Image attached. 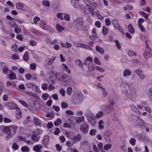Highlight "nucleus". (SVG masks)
I'll list each match as a JSON object with an SVG mask.
<instances>
[{
    "label": "nucleus",
    "instance_id": "72a5a7b5",
    "mask_svg": "<svg viewBox=\"0 0 152 152\" xmlns=\"http://www.w3.org/2000/svg\"><path fill=\"white\" fill-rule=\"evenodd\" d=\"M62 122L61 119L60 118H57L56 121L54 122V124L55 126H58Z\"/></svg>",
    "mask_w": 152,
    "mask_h": 152
},
{
    "label": "nucleus",
    "instance_id": "c85d7f7f",
    "mask_svg": "<svg viewBox=\"0 0 152 152\" xmlns=\"http://www.w3.org/2000/svg\"><path fill=\"white\" fill-rule=\"evenodd\" d=\"M42 4L43 6L46 7H49L50 5V3L48 1H43Z\"/></svg>",
    "mask_w": 152,
    "mask_h": 152
},
{
    "label": "nucleus",
    "instance_id": "864d4df0",
    "mask_svg": "<svg viewBox=\"0 0 152 152\" xmlns=\"http://www.w3.org/2000/svg\"><path fill=\"white\" fill-rule=\"evenodd\" d=\"M96 131L95 129H91L89 132V134L91 135H95Z\"/></svg>",
    "mask_w": 152,
    "mask_h": 152
},
{
    "label": "nucleus",
    "instance_id": "bf43d9fd",
    "mask_svg": "<svg viewBox=\"0 0 152 152\" xmlns=\"http://www.w3.org/2000/svg\"><path fill=\"white\" fill-rule=\"evenodd\" d=\"M30 44L32 46L35 45L37 44V42L34 40H31L29 41Z\"/></svg>",
    "mask_w": 152,
    "mask_h": 152
},
{
    "label": "nucleus",
    "instance_id": "cd10ccee",
    "mask_svg": "<svg viewBox=\"0 0 152 152\" xmlns=\"http://www.w3.org/2000/svg\"><path fill=\"white\" fill-rule=\"evenodd\" d=\"M56 28L57 30L59 32H61L64 30V29L63 27L60 25L58 24L56 25Z\"/></svg>",
    "mask_w": 152,
    "mask_h": 152
},
{
    "label": "nucleus",
    "instance_id": "2f4dec72",
    "mask_svg": "<svg viewBox=\"0 0 152 152\" xmlns=\"http://www.w3.org/2000/svg\"><path fill=\"white\" fill-rule=\"evenodd\" d=\"M56 59V57H54L53 58H50L48 59V65H51L54 62V60Z\"/></svg>",
    "mask_w": 152,
    "mask_h": 152
},
{
    "label": "nucleus",
    "instance_id": "39448f33",
    "mask_svg": "<svg viewBox=\"0 0 152 152\" xmlns=\"http://www.w3.org/2000/svg\"><path fill=\"white\" fill-rule=\"evenodd\" d=\"M89 129V125L86 123H84L81 124L80 127V130L84 134H87Z\"/></svg>",
    "mask_w": 152,
    "mask_h": 152
},
{
    "label": "nucleus",
    "instance_id": "1a4fd4ad",
    "mask_svg": "<svg viewBox=\"0 0 152 152\" xmlns=\"http://www.w3.org/2000/svg\"><path fill=\"white\" fill-rule=\"evenodd\" d=\"M139 118L138 117L132 115L130 116L129 119L130 121H131L132 123H136Z\"/></svg>",
    "mask_w": 152,
    "mask_h": 152
},
{
    "label": "nucleus",
    "instance_id": "6e6552de",
    "mask_svg": "<svg viewBox=\"0 0 152 152\" xmlns=\"http://www.w3.org/2000/svg\"><path fill=\"white\" fill-rule=\"evenodd\" d=\"M49 140V137L48 135H45L44 136L43 139V144L45 146H47L48 145Z\"/></svg>",
    "mask_w": 152,
    "mask_h": 152
},
{
    "label": "nucleus",
    "instance_id": "2eb2a0df",
    "mask_svg": "<svg viewBox=\"0 0 152 152\" xmlns=\"http://www.w3.org/2000/svg\"><path fill=\"white\" fill-rule=\"evenodd\" d=\"M110 132L108 131H107L105 132L104 134V138L107 141H110Z\"/></svg>",
    "mask_w": 152,
    "mask_h": 152
},
{
    "label": "nucleus",
    "instance_id": "49530a36",
    "mask_svg": "<svg viewBox=\"0 0 152 152\" xmlns=\"http://www.w3.org/2000/svg\"><path fill=\"white\" fill-rule=\"evenodd\" d=\"M102 32L104 35H106L108 32L107 27L105 26H103Z\"/></svg>",
    "mask_w": 152,
    "mask_h": 152
},
{
    "label": "nucleus",
    "instance_id": "c9c22d12",
    "mask_svg": "<svg viewBox=\"0 0 152 152\" xmlns=\"http://www.w3.org/2000/svg\"><path fill=\"white\" fill-rule=\"evenodd\" d=\"M29 150V149L27 146H23L21 148V150L23 152H28Z\"/></svg>",
    "mask_w": 152,
    "mask_h": 152
},
{
    "label": "nucleus",
    "instance_id": "09e8293b",
    "mask_svg": "<svg viewBox=\"0 0 152 152\" xmlns=\"http://www.w3.org/2000/svg\"><path fill=\"white\" fill-rule=\"evenodd\" d=\"M129 142L132 145H134L135 144L136 140L134 138H131L129 141Z\"/></svg>",
    "mask_w": 152,
    "mask_h": 152
},
{
    "label": "nucleus",
    "instance_id": "473e14b6",
    "mask_svg": "<svg viewBox=\"0 0 152 152\" xmlns=\"http://www.w3.org/2000/svg\"><path fill=\"white\" fill-rule=\"evenodd\" d=\"M80 47L86 49L91 50V48L90 47L86 45L81 44L80 45Z\"/></svg>",
    "mask_w": 152,
    "mask_h": 152
},
{
    "label": "nucleus",
    "instance_id": "680f3d73",
    "mask_svg": "<svg viewBox=\"0 0 152 152\" xmlns=\"http://www.w3.org/2000/svg\"><path fill=\"white\" fill-rule=\"evenodd\" d=\"M105 22L106 23V25L107 26H109L111 23V22L110 19L107 18H106L105 19Z\"/></svg>",
    "mask_w": 152,
    "mask_h": 152
},
{
    "label": "nucleus",
    "instance_id": "6e6d98bb",
    "mask_svg": "<svg viewBox=\"0 0 152 152\" xmlns=\"http://www.w3.org/2000/svg\"><path fill=\"white\" fill-rule=\"evenodd\" d=\"M48 84L46 83H43L42 85V88L43 90H45L47 89Z\"/></svg>",
    "mask_w": 152,
    "mask_h": 152
},
{
    "label": "nucleus",
    "instance_id": "9b49d317",
    "mask_svg": "<svg viewBox=\"0 0 152 152\" xmlns=\"http://www.w3.org/2000/svg\"><path fill=\"white\" fill-rule=\"evenodd\" d=\"M61 45L62 47L66 48H69L72 45L71 43H69L67 42H66L65 43H61Z\"/></svg>",
    "mask_w": 152,
    "mask_h": 152
},
{
    "label": "nucleus",
    "instance_id": "f257e3e1",
    "mask_svg": "<svg viewBox=\"0 0 152 152\" xmlns=\"http://www.w3.org/2000/svg\"><path fill=\"white\" fill-rule=\"evenodd\" d=\"M75 23L76 27L80 29L87 31L88 29L87 26L83 27V19L81 18H78L76 19L75 20Z\"/></svg>",
    "mask_w": 152,
    "mask_h": 152
},
{
    "label": "nucleus",
    "instance_id": "a18cd8bd",
    "mask_svg": "<svg viewBox=\"0 0 152 152\" xmlns=\"http://www.w3.org/2000/svg\"><path fill=\"white\" fill-rule=\"evenodd\" d=\"M113 24L116 28H118V26H119L118 21L115 19L113 20Z\"/></svg>",
    "mask_w": 152,
    "mask_h": 152
},
{
    "label": "nucleus",
    "instance_id": "5701e85b",
    "mask_svg": "<svg viewBox=\"0 0 152 152\" xmlns=\"http://www.w3.org/2000/svg\"><path fill=\"white\" fill-rule=\"evenodd\" d=\"M9 107L11 109H15L18 108L16 105L13 102H11L9 104Z\"/></svg>",
    "mask_w": 152,
    "mask_h": 152
},
{
    "label": "nucleus",
    "instance_id": "f8f14e48",
    "mask_svg": "<svg viewBox=\"0 0 152 152\" xmlns=\"http://www.w3.org/2000/svg\"><path fill=\"white\" fill-rule=\"evenodd\" d=\"M10 127V132H12V135H14L18 129V127L16 126H9Z\"/></svg>",
    "mask_w": 152,
    "mask_h": 152
},
{
    "label": "nucleus",
    "instance_id": "0e129e2a",
    "mask_svg": "<svg viewBox=\"0 0 152 152\" xmlns=\"http://www.w3.org/2000/svg\"><path fill=\"white\" fill-rule=\"evenodd\" d=\"M96 68L97 70L101 72H102L105 71V69L99 66H96Z\"/></svg>",
    "mask_w": 152,
    "mask_h": 152
},
{
    "label": "nucleus",
    "instance_id": "13d9d810",
    "mask_svg": "<svg viewBox=\"0 0 152 152\" xmlns=\"http://www.w3.org/2000/svg\"><path fill=\"white\" fill-rule=\"evenodd\" d=\"M71 3L74 7L76 8L77 7V6L76 5V3L75 0H71Z\"/></svg>",
    "mask_w": 152,
    "mask_h": 152
},
{
    "label": "nucleus",
    "instance_id": "4d7b16f0",
    "mask_svg": "<svg viewBox=\"0 0 152 152\" xmlns=\"http://www.w3.org/2000/svg\"><path fill=\"white\" fill-rule=\"evenodd\" d=\"M12 50L14 52H16L17 49V45L15 44H14L12 47Z\"/></svg>",
    "mask_w": 152,
    "mask_h": 152
},
{
    "label": "nucleus",
    "instance_id": "f03ea898",
    "mask_svg": "<svg viewBox=\"0 0 152 152\" xmlns=\"http://www.w3.org/2000/svg\"><path fill=\"white\" fill-rule=\"evenodd\" d=\"M87 117L88 118V121L91 124L92 126H94L96 123L95 120L96 117L90 111H88V113L86 114Z\"/></svg>",
    "mask_w": 152,
    "mask_h": 152
},
{
    "label": "nucleus",
    "instance_id": "20e7f679",
    "mask_svg": "<svg viewBox=\"0 0 152 152\" xmlns=\"http://www.w3.org/2000/svg\"><path fill=\"white\" fill-rule=\"evenodd\" d=\"M82 97L80 94H76L72 97V102L74 104H79L82 101Z\"/></svg>",
    "mask_w": 152,
    "mask_h": 152
},
{
    "label": "nucleus",
    "instance_id": "0eeeda50",
    "mask_svg": "<svg viewBox=\"0 0 152 152\" xmlns=\"http://www.w3.org/2000/svg\"><path fill=\"white\" fill-rule=\"evenodd\" d=\"M52 73L56 78L60 80H62L63 79V75L60 73H57L54 71H52Z\"/></svg>",
    "mask_w": 152,
    "mask_h": 152
},
{
    "label": "nucleus",
    "instance_id": "e2e57ef3",
    "mask_svg": "<svg viewBox=\"0 0 152 152\" xmlns=\"http://www.w3.org/2000/svg\"><path fill=\"white\" fill-rule=\"evenodd\" d=\"M59 91L60 94L62 95L63 96H65V91L63 88H61V89H60Z\"/></svg>",
    "mask_w": 152,
    "mask_h": 152
},
{
    "label": "nucleus",
    "instance_id": "8fccbe9b",
    "mask_svg": "<svg viewBox=\"0 0 152 152\" xmlns=\"http://www.w3.org/2000/svg\"><path fill=\"white\" fill-rule=\"evenodd\" d=\"M114 42L118 49H120L121 48V46L119 44V41L117 40H115Z\"/></svg>",
    "mask_w": 152,
    "mask_h": 152
},
{
    "label": "nucleus",
    "instance_id": "ddd939ff",
    "mask_svg": "<svg viewBox=\"0 0 152 152\" xmlns=\"http://www.w3.org/2000/svg\"><path fill=\"white\" fill-rule=\"evenodd\" d=\"M71 80V77L70 75H64L63 76L62 80L64 82L69 81Z\"/></svg>",
    "mask_w": 152,
    "mask_h": 152
},
{
    "label": "nucleus",
    "instance_id": "423d86ee",
    "mask_svg": "<svg viewBox=\"0 0 152 152\" xmlns=\"http://www.w3.org/2000/svg\"><path fill=\"white\" fill-rule=\"evenodd\" d=\"M94 10V8L92 7L89 5L86 4L85 5L84 7V11L85 13L88 14L91 13H93V11Z\"/></svg>",
    "mask_w": 152,
    "mask_h": 152
},
{
    "label": "nucleus",
    "instance_id": "c03bdc74",
    "mask_svg": "<svg viewBox=\"0 0 152 152\" xmlns=\"http://www.w3.org/2000/svg\"><path fill=\"white\" fill-rule=\"evenodd\" d=\"M128 55L130 57H131L132 56H136V53L132 51H129L128 52Z\"/></svg>",
    "mask_w": 152,
    "mask_h": 152
},
{
    "label": "nucleus",
    "instance_id": "37998d69",
    "mask_svg": "<svg viewBox=\"0 0 152 152\" xmlns=\"http://www.w3.org/2000/svg\"><path fill=\"white\" fill-rule=\"evenodd\" d=\"M9 78L11 80L15 79H16V76L14 73H10L9 74Z\"/></svg>",
    "mask_w": 152,
    "mask_h": 152
},
{
    "label": "nucleus",
    "instance_id": "a211bd4d",
    "mask_svg": "<svg viewBox=\"0 0 152 152\" xmlns=\"http://www.w3.org/2000/svg\"><path fill=\"white\" fill-rule=\"evenodd\" d=\"M3 130L4 132L7 134H10L11 133L10 127L4 126Z\"/></svg>",
    "mask_w": 152,
    "mask_h": 152
},
{
    "label": "nucleus",
    "instance_id": "6ab92c4d",
    "mask_svg": "<svg viewBox=\"0 0 152 152\" xmlns=\"http://www.w3.org/2000/svg\"><path fill=\"white\" fill-rule=\"evenodd\" d=\"M82 138V136L80 134H78L77 135L75 136L73 139L75 140L79 141Z\"/></svg>",
    "mask_w": 152,
    "mask_h": 152
},
{
    "label": "nucleus",
    "instance_id": "c756f323",
    "mask_svg": "<svg viewBox=\"0 0 152 152\" xmlns=\"http://www.w3.org/2000/svg\"><path fill=\"white\" fill-rule=\"evenodd\" d=\"M31 138L35 142L38 141L39 140V138L37 137V135L35 134H33L32 135Z\"/></svg>",
    "mask_w": 152,
    "mask_h": 152
},
{
    "label": "nucleus",
    "instance_id": "4c0bfd02",
    "mask_svg": "<svg viewBox=\"0 0 152 152\" xmlns=\"http://www.w3.org/2000/svg\"><path fill=\"white\" fill-rule=\"evenodd\" d=\"M34 121L36 125L39 126L41 125V123L37 118L35 117L34 118Z\"/></svg>",
    "mask_w": 152,
    "mask_h": 152
},
{
    "label": "nucleus",
    "instance_id": "58836bf2",
    "mask_svg": "<svg viewBox=\"0 0 152 152\" xmlns=\"http://www.w3.org/2000/svg\"><path fill=\"white\" fill-rule=\"evenodd\" d=\"M72 89L71 87L68 88L66 90L67 94L69 95H71L72 93Z\"/></svg>",
    "mask_w": 152,
    "mask_h": 152
},
{
    "label": "nucleus",
    "instance_id": "a19ab883",
    "mask_svg": "<svg viewBox=\"0 0 152 152\" xmlns=\"http://www.w3.org/2000/svg\"><path fill=\"white\" fill-rule=\"evenodd\" d=\"M103 113L102 111H99L96 114V118H100L103 115Z\"/></svg>",
    "mask_w": 152,
    "mask_h": 152
},
{
    "label": "nucleus",
    "instance_id": "338daca9",
    "mask_svg": "<svg viewBox=\"0 0 152 152\" xmlns=\"http://www.w3.org/2000/svg\"><path fill=\"white\" fill-rule=\"evenodd\" d=\"M64 18L65 20L68 21L70 20L69 15L68 14H65L64 16Z\"/></svg>",
    "mask_w": 152,
    "mask_h": 152
},
{
    "label": "nucleus",
    "instance_id": "393cba45",
    "mask_svg": "<svg viewBox=\"0 0 152 152\" xmlns=\"http://www.w3.org/2000/svg\"><path fill=\"white\" fill-rule=\"evenodd\" d=\"M136 123H137L138 125L140 126H142L144 124V123L142 119H140L139 118L137 121Z\"/></svg>",
    "mask_w": 152,
    "mask_h": 152
},
{
    "label": "nucleus",
    "instance_id": "e433bc0d",
    "mask_svg": "<svg viewBox=\"0 0 152 152\" xmlns=\"http://www.w3.org/2000/svg\"><path fill=\"white\" fill-rule=\"evenodd\" d=\"M16 118L18 119L22 117V114L20 112L18 111L16 112L15 114Z\"/></svg>",
    "mask_w": 152,
    "mask_h": 152
},
{
    "label": "nucleus",
    "instance_id": "4468645a",
    "mask_svg": "<svg viewBox=\"0 0 152 152\" xmlns=\"http://www.w3.org/2000/svg\"><path fill=\"white\" fill-rule=\"evenodd\" d=\"M84 120V117L83 116L78 117L76 118V122L77 124H80L83 122Z\"/></svg>",
    "mask_w": 152,
    "mask_h": 152
},
{
    "label": "nucleus",
    "instance_id": "7ed1b4c3",
    "mask_svg": "<svg viewBox=\"0 0 152 152\" xmlns=\"http://www.w3.org/2000/svg\"><path fill=\"white\" fill-rule=\"evenodd\" d=\"M145 43L147 48L145 52L143 53V55L145 59H148L152 56V50L148 47V44L146 40Z\"/></svg>",
    "mask_w": 152,
    "mask_h": 152
},
{
    "label": "nucleus",
    "instance_id": "603ef678",
    "mask_svg": "<svg viewBox=\"0 0 152 152\" xmlns=\"http://www.w3.org/2000/svg\"><path fill=\"white\" fill-rule=\"evenodd\" d=\"M112 146V145L110 144H106L104 146V148L106 150H107L108 149H110Z\"/></svg>",
    "mask_w": 152,
    "mask_h": 152
},
{
    "label": "nucleus",
    "instance_id": "4be33fe9",
    "mask_svg": "<svg viewBox=\"0 0 152 152\" xmlns=\"http://www.w3.org/2000/svg\"><path fill=\"white\" fill-rule=\"evenodd\" d=\"M74 134L72 132H66V136L69 138L71 139H73L74 137Z\"/></svg>",
    "mask_w": 152,
    "mask_h": 152
},
{
    "label": "nucleus",
    "instance_id": "bb28decb",
    "mask_svg": "<svg viewBox=\"0 0 152 152\" xmlns=\"http://www.w3.org/2000/svg\"><path fill=\"white\" fill-rule=\"evenodd\" d=\"M98 126L99 129H103L104 128L103 126V121L101 120L98 122Z\"/></svg>",
    "mask_w": 152,
    "mask_h": 152
},
{
    "label": "nucleus",
    "instance_id": "774afa93",
    "mask_svg": "<svg viewBox=\"0 0 152 152\" xmlns=\"http://www.w3.org/2000/svg\"><path fill=\"white\" fill-rule=\"evenodd\" d=\"M53 126V124L52 122H49L47 124V126L48 129L51 128Z\"/></svg>",
    "mask_w": 152,
    "mask_h": 152
},
{
    "label": "nucleus",
    "instance_id": "de8ad7c7",
    "mask_svg": "<svg viewBox=\"0 0 152 152\" xmlns=\"http://www.w3.org/2000/svg\"><path fill=\"white\" fill-rule=\"evenodd\" d=\"M37 65L33 63L30 64V69H31L34 70L35 69Z\"/></svg>",
    "mask_w": 152,
    "mask_h": 152
},
{
    "label": "nucleus",
    "instance_id": "b1692460",
    "mask_svg": "<svg viewBox=\"0 0 152 152\" xmlns=\"http://www.w3.org/2000/svg\"><path fill=\"white\" fill-rule=\"evenodd\" d=\"M75 63L80 68H82L83 66L82 62L79 59L76 60L75 61Z\"/></svg>",
    "mask_w": 152,
    "mask_h": 152
},
{
    "label": "nucleus",
    "instance_id": "9d476101",
    "mask_svg": "<svg viewBox=\"0 0 152 152\" xmlns=\"http://www.w3.org/2000/svg\"><path fill=\"white\" fill-rule=\"evenodd\" d=\"M42 148V147L41 145H37L33 147V149L36 152H41V149Z\"/></svg>",
    "mask_w": 152,
    "mask_h": 152
},
{
    "label": "nucleus",
    "instance_id": "412c9836",
    "mask_svg": "<svg viewBox=\"0 0 152 152\" xmlns=\"http://www.w3.org/2000/svg\"><path fill=\"white\" fill-rule=\"evenodd\" d=\"M96 50L97 52L100 53L101 54H103L104 53V50L103 48L98 46L96 47Z\"/></svg>",
    "mask_w": 152,
    "mask_h": 152
},
{
    "label": "nucleus",
    "instance_id": "f704fd0d",
    "mask_svg": "<svg viewBox=\"0 0 152 152\" xmlns=\"http://www.w3.org/2000/svg\"><path fill=\"white\" fill-rule=\"evenodd\" d=\"M62 65L63 66L64 68L66 70L68 74H70L71 73V70L69 69L68 66L65 64H62Z\"/></svg>",
    "mask_w": 152,
    "mask_h": 152
},
{
    "label": "nucleus",
    "instance_id": "052dcab7",
    "mask_svg": "<svg viewBox=\"0 0 152 152\" xmlns=\"http://www.w3.org/2000/svg\"><path fill=\"white\" fill-rule=\"evenodd\" d=\"M95 26L98 27L100 28L101 27V24L100 22L99 21H96L95 23Z\"/></svg>",
    "mask_w": 152,
    "mask_h": 152
},
{
    "label": "nucleus",
    "instance_id": "aec40b11",
    "mask_svg": "<svg viewBox=\"0 0 152 152\" xmlns=\"http://www.w3.org/2000/svg\"><path fill=\"white\" fill-rule=\"evenodd\" d=\"M16 8L18 9L22 10V9L23 8L24 5L23 4L19 2L18 3H17L16 4Z\"/></svg>",
    "mask_w": 152,
    "mask_h": 152
},
{
    "label": "nucleus",
    "instance_id": "7c9ffc66",
    "mask_svg": "<svg viewBox=\"0 0 152 152\" xmlns=\"http://www.w3.org/2000/svg\"><path fill=\"white\" fill-rule=\"evenodd\" d=\"M129 31V32L133 34L134 32V30L131 24H129L128 26Z\"/></svg>",
    "mask_w": 152,
    "mask_h": 152
},
{
    "label": "nucleus",
    "instance_id": "dca6fc26",
    "mask_svg": "<svg viewBox=\"0 0 152 152\" xmlns=\"http://www.w3.org/2000/svg\"><path fill=\"white\" fill-rule=\"evenodd\" d=\"M1 67L3 68L2 69V72L4 74L7 73L9 71V69L7 66L4 64L1 65Z\"/></svg>",
    "mask_w": 152,
    "mask_h": 152
},
{
    "label": "nucleus",
    "instance_id": "a878e982",
    "mask_svg": "<svg viewBox=\"0 0 152 152\" xmlns=\"http://www.w3.org/2000/svg\"><path fill=\"white\" fill-rule=\"evenodd\" d=\"M28 55L29 53L27 51L25 53L23 57V59L25 61H27L28 60Z\"/></svg>",
    "mask_w": 152,
    "mask_h": 152
},
{
    "label": "nucleus",
    "instance_id": "79ce46f5",
    "mask_svg": "<svg viewBox=\"0 0 152 152\" xmlns=\"http://www.w3.org/2000/svg\"><path fill=\"white\" fill-rule=\"evenodd\" d=\"M18 145H17V143L15 142H14L12 144V148L13 149L16 150L18 149Z\"/></svg>",
    "mask_w": 152,
    "mask_h": 152
},
{
    "label": "nucleus",
    "instance_id": "ea45409f",
    "mask_svg": "<svg viewBox=\"0 0 152 152\" xmlns=\"http://www.w3.org/2000/svg\"><path fill=\"white\" fill-rule=\"evenodd\" d=\"M88 68L89 71L91 72L93 71L95 69V68L92 65H88Z\"/></svg>",
    "mask_w": 152,
    "mask_h": 152
},
{
    "label": "nucleus",
    "instance_id": "69168bd1",
    "mask_svg": "<svg viewBox=\"0 0 152 152\" xmlns=\"http://www.w3.org/2000/svg\"><path fill=\"white\" fill-rule=\"evenodd\" d=\"M60 132V130L58 128H56L55 129V131L54 132V134L56 135L58 134Z\"/></svg>",
    "mask_w": 152,
    "mask_h": 152
},
{
    "label": "nucleus",
    "instance_id": "5fc2aeb1",
    "mask_svg": "<svg viewBox=\"0 0 152 152\" xmlns=\"http://www.w3.org/2000/svg\"><path fill=\"white\" fill-rule=\"evenodd\" d=\"M32 89L33 90L36 91V92H37L39 91V87L37 85L35 84H34Z\"/></svg>",
    "mask_w": 152,
    "mask_h": 152
},
{
    "label": "nucleus",
    "instance_id": "3c124183",
    "mask_svg": "<svg viewBox=\"0 0 152 152\" xmlns=\"http://www.w3.org/2000/svg\"><path fill=\"white\" fill-rule=\"evenodd\" d=\"M61 107L63 108H67L68 106V104L65 102H63L61 103Z\"/></svg>",
    "mask_w": 152,
    "mask_h": 152
},
{
    "label": "nucleus",
    "instance_id": "f3484780",
    "mask_svg": "<svg viewBox=\"0 0 152 152\" xmlns=\"http://www.w3.org/2000/svg\"><path fill=\"white\" fill-rule=\"evenodd\" d=\"M131 73V71L129 69H125L123 73V75L124 77H126L127 76H130Z\"/></svg>",
    "mask_w": 152,
    "mask_h": 152
}]
</instances>
